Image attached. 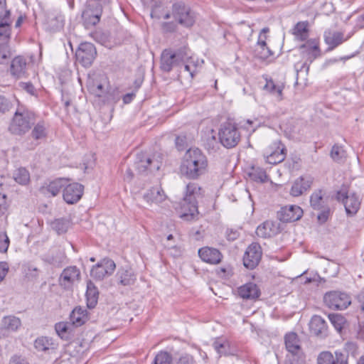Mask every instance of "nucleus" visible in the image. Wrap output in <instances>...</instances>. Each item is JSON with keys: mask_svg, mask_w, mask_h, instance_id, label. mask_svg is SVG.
<instances>
[{"mask_svg": "<svg viewBox=\"0 0 364 364\" xmlns=\"http://www.w3.org/2000/svg\"><path fill=\"white\" fill-rule=\"evenodd\" d=\"M89 90L96 96H101L103 93V86L100 82H95L94 81H89L87 83Z\"/></svg>", "mask_w": 364, "mask_h": 364, "instance_id": "49", "label": "nucleus"}, {"mask_svg": "<svg viewBox=\"0 0 364 364\" xmlns=\"http://www.w3.org/2000/svg\"><path fill=\"white\" fill-rule=\"evenodd\" d=\"M299 50L303 58L306 59L305 64L311 63L321 55L319 42L316 39L308 40L299 47Z\"/></svg>", "mask_w": 364, "mask_h": 364, "instance_id": "13", "label": "nucleus"}, {"mask_svg": "<svg viewBox=\"0 0 364 364\" xmlns=\"http://www.w3.org/2000/svg\"><path fill=\"white\" fill-rule=\"evenodd\" d=\"M285 346L290 357H296L302 361L304 353L299 344V338L295 333H289L285 336Z\"/></svg>", "mask_w": 364, "mask_h": 364, "instance_id": "20", "label": "nucleus"}, {"mask_svg": "<svg viewBox=\"0 0 364 364\" xmlns=\"http://www.w3.org/2000/svg\"><path fill=\"white\" fill-rule=\"evenodd\" d=\"M109 35L105 33H96V39L99 41L102 45L105 46H109Z\"/></svg>", "mask_w": 364, "mask_h": 364, "instance_id": "58", "label": "nucleus"}, {"mask_svg": "<svg viewBox=\"0 0 364 364\" xmlns=\"http://www.w3.org/2000/svg\"><path fill=\"white\" fill-rule=\"evenodd\" d=\"M34 347L38 351L50 353L58 348V344L50 337L40 336L35 340Z\"/></svg>", "mask_w": 364, "mask_h": 364, "instance_id": "26", "label": "nucleus"}, {"mask_svg": "<svg viewBox=\"0 0 364 364\" xmlns=\"http://www.w3.org/2000/svg\"><path fill=\"white\" fill-rule=\"evenodd\" d=\"M336 199L344 205L348 215H354L360 209L361 200L359 196L354 192H350L346 186H343L337 192Z\"/></svg>", "mask_w": 364, "mask_h": 364, "instance_id": "5", "label": "nucleus"}, {"mask_svg": "<svg viewBox=\"0 0 364 364\" xmlns=\"http://www.w3.org/2000/svg\"><path fill=\"white\" fill-rule=\"evenodd\" d=\"M143 198L149 205H159L166 200V196L160 186H155L147 190Z\"/></svg>", "mask_w": 364, "mask_h": 364, "instance_id": "22", "label": "nucleus"}, {"mask_svg": "<svg viewBox=\"0 0 364 364\" xmlns=\"http://www.w3.org/2000/svg\"><path fill=\"white\" fill-rule=\"evenodd\" d=\"M47 135V129L43 122H38L33 129L31 136L38 140L44 139Z\"/></svg>", "mask_w": 364, "mask_h": 364, "instance_id": "44", "label": "nucleus"}, {"mask_svg": "<svg viewBox=\"0 0 364 364\" xmlns=\"http://www.w3.org/2000/svg\"><path fill=\"white\" fill-rule=\"evenodd\" d=\"M176 364H196V361L192 355L183 353L176 360Z\"/></svg>", "mask_w": 364, "mask_h": 364, "instance_id": "51", "label": "nucleus"}, {"mask_svg": "<svg viewBox=\"0 0 364 364\" xmlns=\"http://www.w3.org/2000/svg\"><path fill=\"white\" fill-rule=\"evenodd\" d=\"M26 60L22 56L14 58L11 64V73L16 77H21L24 75L26 70Z\"/></svg>", "mask_w": 364, "mask_h": 364, "instance_id": "30", "label": "nucleus"}, {"mask_svg": "<svg viewBox=\"0 0 364 364\" xmlns=\"http://www.w3.org/2000/svg\"><path fill=\"white\" fill-rule=\"evenodd\" d=\"M200 259L209 264H218L222 259V255L219 250L211 247H203L198 250Z\"/></svg>", "mask_w": 364, "mask_h": 364, "instance_id": "24", "label": "nucleus"}, {"mask_svg": "<svg viewBox=\"0 0 364 364\" xmlns=\"http://www.w3.org/2000/svg\"><path fill=\"white\" fill-rule=\"evenodd\" d=\"M97 55L96 48L91 43H82L76 51L77 60L84 67L92 65Z\"/></svg>", "mask_w": 364, "mask_h": 364, "instance_id": "11", "label": "nucleus"}, {"mask_svg": "<svg viewBox=\"0 0 364 364\" xmlns=\"http://www.w3.org/2000/svg\"><path fill=\"white\" fill-rule=\"evenodd\" d=\"M200 187L195 183H189L181 203L180 217L187 221L194 220L198 214L197 198L200 196Z\"/></svg>", "mask_w": 364, "mask_h": 364, "instance_id": "2", "label": "nucleus"}, {"mask_svg": "<svg viewBox=\"0 0 364 364\" xmlns=\"http://www.w3.org/2000/svg\"><path fill=\"white\" fill-rule=\"evenodd\" d=\"M172 361L171 355L166 351H160L155 356L151 364H171Z\"/></svg>", "mask_w": 364, "mask_h": 364, "instance_id": "46", "label": "nucleus"}, {"mask_svg": "<svg viewBox=\"0 0 364 364\" xmlns=\"http://www.w3.org/2000/svg\"><path fill=\"white\" fill-rule=\"evenodd\" d=\"M11 55L9 47L7 43H0V63L4 64Z\"/></svg>", "mask_w": 364, "mask_h": 364, "instance_id": "48", "label": "nucleus"}, {"mask_svg": "<svg viewBox=\"0 0 364 364\" xmlns=\"http://www.w3.org/2000/svg\"><path fill=\"white\" fill-rule=\"evenodd\" d=\"M262 249L258 243H252L246 250L243 257V264L248 269L256 267L262 258Z\"/></svg>", "mask_w": 364, "mask_h": 364, "instance_id": "12", "label": "nucleus"}, {"mask_svg": "<svg viewBox=\"0 0 364 364\" xmlns=\"http://www.w3.org/2000/svg\"><path fill=\"white\" fill-rule=\"evenodd\" d=\"M10 23L6 21L0 22V38H6L10 35Z\"/></svg>", "mask_w": 364, "mask_h": 364, "instance_id": "52", "label": "nucleus"}, {"mask_svg": "<svg viewBox=\"0 0 364 364\" xmlns=\"http://www.w3.org/2000/svg\"><path fill=\"white\" fill-rule=\"evenodd\" d=\"M309 23L307 21H301L297 23L294 29L293 34L296 38L301 41H305L309 36Z\"/></svg>", "mask_w": 364, "mask_h": 364, "instance_id": "36", "label": "nucleus"}, {"mask_svg": "<svg viewBox=\"0 0 364 364\" xmlns=\"http://www.w3.org/2000/svg\"><path fill=\"white\" fill-rule=\"evenodd\" d=\"M178 23L175 21L164 22L161 24L162 30L166 33L175 32L178 28Z\"/></svg>", "mask_w": 364, "mask_h": 364, "instance_id": "53", "label": "nucleus"}, {"mask_svg": "<svg viewBox=\"0 0 364 364\" xmlns=\"http://www.w3.org/2000/svg\"><path fill=\"white\" fill-rule=\"evenodd\" d=\"M208 166L205 155L199 149L192 148L185 153L180 166V172L187 178L195 180L206 173Z\"/></svg>", "mask_w": 364, "mask_h": 364, "instance_id": "1", "label": "nucleus"}, {"mask_svg": "<svg viewBox=\"0 0 364 364\" xmlns=\"http://www.w3.org/2000/svg\"><path fill=\"white\" fill-rule=\"evenodd\" d=\"M318 364H348V358L343 353L336 351L335 357L329 351L321 352L317 358Z\"/></svg>", "mask_w": 364, "mask_h": 364, "instance_id": "21", "label": "nucleus"}, {"mask_svg": "<svg viewBox=\"0 0 364 364\" xmlns=\"http://www.w3.org/2000/svg\"><path fill=\"white\" fill-rule=\"evenodd\" d=\"M86 297L87 307L89 309H93L97 304L98 291L97 289L95 287H92L91 284L87 285Z\"/></svg>", "mask_w": 364, "mask_h": 364, "instance_id": "39", "label": "nucleus"}, {"mask_svg": "<svg viewBox=\"0 0 364 364\" xmlns=\"http://www.w3.org/2000/svg\"><path fill=\"white\" fill-rule=\"evenodd\" d=\"M323 194L321 190L315 191L310 197L311 206L314 210H322L325 207Z\"/></svg>", "mask_w": 364, "mask_h": 364, "instance_id": "37", "label": "nucleus"}, {"mask_svg": "<svg viewBox=\"0 0 364 364\" xmlns=\"http://www.w3.org/2000/svg\"><path fill=\"white\" fill-rule=\"evenodd\" d=\"M323 302L331 309L343 310L351 304V300L346 293L332 291L325 294Z\"/></svg>", "mask_w": 364, "mask_h": 364, "instance_id": "7", "label": "nucleus"}, {"mask_svg": "<svg viewBox=\"0 0 364 364\" xmlns=\"http://www.w3.org/2000/svg\"><path fill=\"white\" fill-rule=\"evenodd\" d=\"M115 268L116 264L113 260L105 258L92 267L91 276L100 280L105 277L112 274Z\"/></svg>", "mask_w": 364, "mask_h": 364, "instance_id": "15", "label": "nucleus"}, {"mask_svg": "<svg viewBox=\"0 0 364 364\" xmlns=\"http://www.w3.org/2000/svg\"><path fill=\"white\" fill-rule=\"evenodd\" d=\"M55 329L58 335L63 338L68 330V325L66 323L60 322L55 324Z\"/></svg>", "mask_w": 364, "mask_h": 364, "instance_id": "54", "label": "nucleus"}, {"mask_svg": "<svg viewBox=\"0 0 364 364\" xmlns=\"http://www.w3.org/2000/svg\"><path fill=\"white\" fill-rule=\"evenodd\" d=\"M102 14V6L97 1H90L82 14L83 24L87 28L97 25Z\"/></svg>", "mask_w": 364, "mask_h": 364, "instance_id": "8", "label": "nucleus"}, {"mask_svg": "<svg viewBox=\"0 0 364 364\" xmlns=\"http://www.w3.org/2000/svg\"><path fill=\"white\" fill-rule=\"evenodd\" d=\"M9 364H28V362L22 358L21 357L14 355L13 356L10 361Z\"/></svg>", "mask_w": 364, "mask_h": 364, "instance_id": "62", "label": "nucleus"}, {"mask_svg": "<svg viewBox=\"0 0 364 364\" xmlns=\"http://www.w3.org/2000/svg\"><path fill=\"white\" fill-rule=\"evenodd\" d=\"M9 246V239L6 233L0 235V252H6Z\"/></svg>", "mask_w": 364, "mask_h": 364, "instance_id": "55", "label": "nucleus"}, {"mask_svg": "<svg viewBox=\"0 0 364 364\" xmlns=\"http://www.w3.org/2000/svg\"><path fill=\"white\" fill-rule=\"evenodd\" d=\"M313 182L314 178L309 175L299 177L291 186L290 195L294 197L301 196L304 192L310 189Z\"/></svg>", "mask_w": 364, "mask_h": 364, "instance_id": "19", "label": "nucleus"}, {"mask_svg": "<svg viewBox=\"0 0 364 364\" xmlns=\"http://www.w3.org/2000/svg\"><path fill=\"white\" fill-rule=\"evenodd\" d=\"M68 183V181L63 178L56 179L55 181H51L46 188V190L48 193L51 194L52 196H57L62 188H65Z\"/></svg>", "mask_w": 364, "mask_h": 364, "instance_id": "38", "label": "nucleus"}, {"mask_svg": "<svg viewBox=\"0 0 364 364\" xmlns=\"http://www.w3.org/2000/svg\"><path fill=\"white\" fill-rule=\"evenodd\" d=\"M213 347L219 357L235 355L236 350L230 345V343L225 338H218L213 343Z\"/></svg>", "mask_w": 364, "mask_h": 364, "instance_id": "25", "label": "nucleus"}, {"mask_svg": "<svg viewBox=\"0 0 364 364\" xmlns=\"http://www.w3.org/2000/svg\"><path fill=\"white\" fill-rule=\"evenodd\" d=\"M9 14V11L6 9V0H0V20H4Z\"/></svg>", "mask_w": 364, "mask_h": 364, "instance_id": "57", "label": "nucleus"}, {"mask_svg": "<svg viewBox=\"0 0 364 364\" xmlns=\"http://www.w3.org/2000/svg\"><path fill=\"white\" fill-rule=\"evenodd\" d=\"M303 215L302 209L296 205L282 207L277 212L278 219L283 223H291L299 220Z\"/></svg>", "mask_w": 364, "mask_h": 364, "instance_id": "16", "label": "nucleus"}, {"mask_svg": "<svg viewBox=\"0 0 364 364\" xmlns=\"http://www.w3.org/2000/svg\"><path fill=\"white\" fill-rule=\"evenodd\" d=\"M88 319L87 311L80 306L75 307L70 315V321L76 327L83 325Z\"/></svg>", "mask_w": 364, "mask_h": 364, "instance_id": "31", "label": "nucleus"}, {"mask_svg": "<svg viewBox=\"0 0 364 364\" xmlns=\"http://www.w3.org/2000/svg\"><path fill=\"white\" fill-rule=\"evenodd\" d=\"M118 284L122 286H132L136 280V275L132 268L122 267L118 269L116 274Z\"/></svg>", "mask_w": 364, "mask_h": 364, "instance_id": "23", "label": "nucleus"}, {"mask_svg": "<svg viewBox=\"0 0 364 364\" xmlns=\"http://www.w3.org/2000/svg\"><path fill=\"white\" fill-rule=\"evenodd\" d=\"M80 280V271L76 266L66 267L62 272L59 284L64 289H70L74 284Z\"/></svg>", "mask_w": 364, "mask_h": 364, "instance_id": "14", "label": "nucleus"}, {"mask_svg": "<svg viewBox=\"0 0 364 364\" xmlns=\"http://www.w3.org/2000/svg\"><path fill=\"white\" fill-rule=\"evenodd\" d=\"M345 154L343 148L338 145H334L331 151V156L335 161H340L345 157Z\"/></svg>", "mask_w": 364, "mask_h": 364, "instance_id": "47", "label": "nucleus"}, {"mask_svg": "<svg viewBox=\"0 0 364 364\" xmlns=\"http://www.w3.org/2000/svg\"><path fill=\"white\" fill-rule=\"evenodd\" d=\"M348 38H344L343 33L339 31L328 30L324 33V41L329 46V50L334 49Z\"/></svg>", "mask_w": 364, "mask_h": 364, "instance_id": "28", "label": "nucleus"}, {"mask_svg": "<svg viewBox=\"0 0 364 364\" xmlns=\"http://www.w3.org/2000/svg\"><path fill=\"white\" fill-rule=\"evenodd\" d=\"M12 107L11 102L3 95H0V113L4 114Z\"/></svg>", "mask_w": 364, "mask_h": 364, "instance_id": "50", "label": "nucleus"}, {"mask_svg": "<svg viewBox=\"0 0 364 364\" xmlns=\"http://www.w3.org/2000/svg\"><path fill=\"white\" fill-rule=\"evenodd\" d=\"M310 331L312 333L319 336L323 335L326 331V323L320 316H314L309 323Z\"/></svg>", "mask_w": 364, "mask_h": 364, "instance_id": "32", "label": "nucleus"}, {"mask_svg": "<svg viewBox=\"0 0 364 364\" xmlns=\"http://www.w3.org/2000/svg\"><path fill=\"white\" fill-rule=\"evenodd\" d=\"M173 17L174 20L185 28L192 27L196 21V14L191 9L182 2H177L172 5L171 14L167 12L159 16L154 10L151 12V17L156 18L169 19Z\"/></svg>", "mask_w": 364, "mask_h": 364, "instance_id": "3", "label": "nucleus"}, {"mask_svg": "<svg viewBox=\"0 0 364 364\" xmlns=\"http://www.w3.org/2000/svg\"><path fill=\"white\" fill-rule=\"evenodd\" d=\"M84 187L78 183L67 184L63 189V199L68 204L77 203L83 194Z\"/></svg>", "mask_w": 364, "mask_h": 364, "instance_id": "18", "label": "nucleus"}, {"mask_svg": "<svg viewBox=\"0 0 364 364\" xmlns=\"http://www.w3.org/2000/svg\"><path fill=\"white\" fill-rule=\"evenodd\" d=\"M48 26L50 31H59L63 27L64 18L62 15L51 16L48 20Z\"/></svg>", "mask_w": 364, "mask_h": 364, "instance_id": "40", "label": "nucleus"}, {"mask_svg": "<svg viewBox=\"0 0 364 364\" xmlns=\"http://www.w3.org/2000/svg\"><path fill=\"white\" fill-rule=\"evenodd\" d=\"M70 225V223L68 219L58 218L52 223V228L58 233L65 232Z\"/></svg>", "mask_w": 364, "mask_h": 364, "instance_id": "43", "label": "nucleus"}, {"mask_svg": "<svg viewBox=\"0 0 364 364\" xmlns=\"http://www.w3.org/2000/svg\"><path fill=\"white\" fill-rule=\"evenodd\" d=\"M286 152L287 149L281 141H276L264 150V157L267 163L277 164L285 159Z\"/></svg>", "mask_w": 364, "mask_h": 364, "instance_id": "9", "label": "nucleus"}, {"mask_svg": "<svg viewBox=\"0 0 364 364\" xmlns=\"http://www.w3.org/2000/svg\"><path fill=\"white\" fill-rule=\"evenodd\" d=\"M21 320L14 316H8L3 318L1 321L2 328L11 331H15L21 326Z\"/></svg>", "mask_w": 364, "mask_h": 364, "instance_id": "35", "label": "nucleus"}, {"mask_svg": "<svg viewBox=\"0 0 364 364\" xmlns=\"http://www.w3.org/2000/svg\"><path fill=\"white\" fill-rule=\"evenodd\" d=\"M21 87L25 90L28 93L31 95H34L35 93V87L31 82H21Z\"/></svg>", "mask_w": 364, "mask_h": 364, "instance_id": "61", "label": "nucleus"}, {"mask_svg": "<svg viewBox=\"0 0 364 364\" xmlns=\"http://www.w3.org/2000/svg\"><path fill=\"white\" fill-rule=\"evenodd\" d=\"M238 295L243 299H256L260 295V291L258 287L249 282L237 288Z\"/></svg>", "mask_w": 364, "mask_h": 364, "instance_id": "27", "label": "nucleus"}, {"mask_svg": "<svg viewBox=\"0 0 364 364\" xmlns=\"http://www.w3.org/2000/svg\"><path fill=\"white\" fill-rule=\"evenodd\" d=\"M279 232V227L277 224L272 221L267 220L259 225L256 230L257 236L266 238L276 235Z\"/></svg>", "mask_w": 364, "mask_h": 364, "instance_id": "29", "label": "nucleus"}, {"mask_svg": "<svg viewBox=\"0 0 364 364\" xmlns=\"http://www.w3.org/2000/svg\"><path fill=\"white\" fill-rule=\"evenodd\" d=\"M257 52L259 58L262 59H267L273 55V53L268 48L267 46H265L264 48H259V50H257Z\"/></svg>", "mask_w": 364, "mask_h": 364, "instance_id": "56", "label": "nucleus"}, {"mask_svg": "<svg viewBox=\"0 0 364 364\" xmlns=\"http://www.w3.org/2000/svg\"><path fill=\"white\" fill-rule=\"evenodd\" d=\"M321 210V213L318 215L317 218L320 223H323L328 220L330 210L328 208L326 207H324Z\"/></svg>", "mask_w": 364, "mask_h": 364, "instance_id": "59", "label": "nucleus"}, {"mask_svg": "<svg viewBox=\"0 0 364 364\" xmlns=\"http://www.w3.org/2000/svg\"><path fill=\"white\" fill-rule=\"evenodd\" d=\"M266 38L267 36L264 34H259L256 50H258L259 48H264L265 46H267L266 43Z\"/></svg>", "mask_w": 364, "mask_h": 364, "instance_id": "63", "label": "nucleus"}, {"mask_svg": "<svg viewBox=\"0 0 364 364\" xmlns=\"http://www.w3.org/2000/svg\"><path fill=\"white\" fill-rule=\"evenodd\" d=\"M264 90L275 95L279 100H282V90L284 86L282 85H277L272 80H267L264 87Z\"/></svg>", "mask_w": 364, "mask_h": 364, "instance_id": "42", "label": "nucleus"}, {"mask_svg": "<svg viewBox=\"0 0 364 364\" xmlns=\"http://www.w3.org/2000/svg\"><path fill=\"white\" fill-rule=\"evenodd\" d=\"M9 271V264L5 262H0V282L4 279Z\"/></svg>", "mask_w": 364, "mask_h": 364, "instance_id": "60", "label": "nucleus"}, {"mask_svg": "<svg viewBox=\"0 0 364 364\" xmlns=\"http://www.w3.org/2000/svg\"><path fill=\"white\" fill-rule=\"evenodd\" d=\"M6 210V196L0 193V213H3Z\"/></svg>", "mask_w": 364, "mask_h": 364, "instance_id": "64", "label": "nucleus"}, {"mask_svg": "<svg viewBox=\"0 0 364 364\" xmlns=\"http://www.w3.org/2000/svg\"><path fill=\"white\" fill-rule=\"evenodd\" d=\"M34 121V114L28 109L18 107L9 126V131L17 135H23L29 131Z\"/></svg>", "mask_w": 364, "mask_h": 364, "instance_id": "4", "label": "nucleus"}, {"mask_svg": "<svg viewBox=\"0 0 364 364\" xmlns=\"http://www.w3.org/2000/svg\"><path fill=\"white\" fill-rule=\"evenodd\" d=\"M248 176L250 178L255 182L264 183L269 181V177L267 176L266 171L256 166H252L249 172Z\"/></svg>", "mask_w": 364, "mask_h": 364, "instance_id": "33", "label": "nucleus"}, {"mask_svg": "<svg viewBox=\"0 0 364 364\" xmlns=\"http://www.w3.org/2000/svg\"><path fill=\"white\" fill-rule=\"evenodd\" d=\"M134 164L139 172L143 173L148 169L150 171H158L161 165V161L151 159L145 153L141 152L137 154Z\"/></svg>", "mask_w": 364, "mask_h": 364, "instance_id": "17", "label": "nucleus"}, {"mask_svg": "<svg viewBox=\"0 0 364 364\" xmlns=\"http://www.w3.org/2000/svg\"><path fill=\"white\" fill-rule=\"evenodd\" d=\"M184 60L183 49L173 52L171 49H166L161 53V69L164 72H170L174 66Z\"/></svg>", "mask_w": 364, "mask_h": 364, "instance_id": "10", "label": "nucleus"}, {"mask_svg": "<svg viewBox=\"0 0 364 364\" xmlns=\"http://www.w3.org/2000/svg\"><path fill=\"white\" fill-rule=\"evenodd\" d=\"M14 180L18 184L26 186L30 182V173L24 167L15 169L12 173Z\"/></svg>", "mask_w": 364, "mask_h": 364, "instance_id": "34", "label": "nucleus"}, {"mask_svg": "<svg viewBox=\"0 0 364 364\" xmlns=\"http://www.w3.org/2000/svg\"><path fill=\"white\" fill-rule=\"evenodd\" d=\"M186 48H183V55H184V60L181 61V63H183L184 65V70L187 71L191 77H193L195 73H196V63L193 60L192 57L188 56V53L186 51Z\"/></svg>", "mask_w": 364, "mask_h": 364, "instance_id": "41", "label": "nucleus"}, {"mask_svg": "<svg viewBox=\"0 0 364 364\" xmlns=\"http://www.w3.org/2000/svg\"><path fill=\"white\" fill-rule=\"evenodd\" d=\"M218 135L222 145L228 149L235 147L240 140V134L237 128L229 122L221 126Z\"/></svg>", "mask_w": 364, "mask_h": 364, "instance_id": "6", "label": "nucleus"}, {"mask_svg": "<svg viewBox=\"0 0 364 364\" xmlns=\"http://www.w3.org/2000/svg\"><path fill=\"white\" fill-rule=\"evenodd\" d=\"M328 318L338 331H341L343 329L346 323V318L342 315L338 314H330Z\"/></svg>", "mask_w": 364, "mask_h": 364, "instance_id": "45", "label": "nucleus"}]
</instances>
